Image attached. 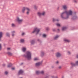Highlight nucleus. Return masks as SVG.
Masks as SVG:
<instances>
[{"label":"nucleus","instance_id":"f257e3e1","mask_svg":"<svg viewBox=\"0 0 78 78\" xmlns=\"http://www.w3.org/2000/svg\"><path fill=\"white\" fill-rule=\"evenodd\" d=\"M73 14V12L71 10H69L68 12L66 11L65 12H62L61 15V17L62 19H67L69 18V16H72Z\"/></svg>","mask_w":78,"mask_h":78},{"label":"nucleus","instance_id":"f03ea898","mask_svg":"<svg viewBox=\"0 0 78 78\" xmlns=\"http://www.w3.org/2000/svg\"><path fill=\"white\" fill-rule=\"evenodd\" d=\"M24 56L27 58L28 60L31 59V54L30 51H27L26 54Z\"/></svg>","mask_w":78,"mask_h":78},{"label":"nucleus","instance_id":"7ed1b4c3","mask_svg":"<svg viewBox=\"0 0 78 78\" xmlns=\"http://www.w3.org/2000/svg\"><path fill=\"white\" fill-rule=\"evenodd\" d=\"M16 20L17 22L19 23V24H20L23 22V20L22 19H20V17L19 16H17L16 18Z\"/></svg>","mask_w":78,"mask_h":78},{"label":"nucleus","instance_id":"20e7f679","mask_svg":"<svg viewBox=\"0 0 78 78\" xmlns=\"http://www.w3.org/2000/svg\"><path fill=\"white\" fill-rule=\"evenodd\" d=\"M40 31V29L37 28V27L35 28L34 29V31L32 32V33H36V34H37Z\"/></svg>","mask_w":78,"mask_h":78},{"label":"nucleus","instance_id":"39448f33","mask_svg":"<svg viewBox=\"0 0 78 78\" xmlns=\"http://www.w3.org/2000/svg\"><path fill=\"white\" fill-rule=\"evenodd\" d=\"M38 14L39 16H44L45 14V12H44L42 13H41L40 12H39L38 13Z\"/></svg>","mask_w":78,"mask_h":78},{"label":"nucleus","instance_id":"423d86ee","mask_svg":"<svg viewBox=\"0 0 78 78\" xmlns=\"http://www.w3.org/2000/svg\"><path fill=\"white\" fill-rule=\"evenodd\" d=\"M28 8L27 7H23L22 9V12L23 13H24L25 12V10H27V9Z\"/></svg>","mask_w":78,"mask_h":78},{"label":"nucleus","instance_id":"0eeeda50","mask_svg":"<svg viewBox=\"0 0 78 78\" xmlns=\"http://www.w3.org/2000/svg\"><path fill=\"white\" fill-rule=\"evenodd\" d=\"M56 57H60L61 56V54H60V53L59 52H57L56 54Z\"/></svg>","mask_w":78,"mask_h":78},{"label":"nucleus","instance_id":"6e6552de","mask_svg":"<svg viewBox=\"0 0 78 78\" xmlns=\"http://www.w3.org/2000/svg\"><path fill=\"white\" fill-rule=\"evenodd\" d=\"M23 73V71L22 70H20L19 71L18 74V75H20V74H22Z\"/></svg>","mask_w":78,"mask_h":78},{"label":"nucleus","instance_id":"1a4fd4ad","mask_svg":"<svg viewBox=\"0 0 78 78\" xmlns=\"http://www.w3.org/2000/svg\"><path fill=\"white\" fill-rule=\"evenodd\" d=\"M27 14H29V13L30 12V9L29 8L27 9Z\"/></svg>","mask_w":78,"mask_h":78},{"label":"nucleus","instance_id":"9d476101","mask_svg":"<svg viewBox=\"0 0 78 78\" xmlns=\"http://www.w3.org/2000/svg\"><path fill=\"white\" fill-rule=\"evenodd\" d=\"M40 65H41V63L38 62L36 63L35 66H39Z\"/></svg>","mask_w":78,"mask_h":78},{"label":"nucleus","instance_id":"9b49d317","mask_svg":"<svg viewBox=\"0 0 78 78\" xmlns=\"http://www.w3.org/2000/svg\"><path fill=\"white\" fill-rule=\"evenodd\" d=\"M62 8L64 9H66L67 8V7L66 5H64L62 6Z\"/></svg>","mask_w":78,"mask_h":78},{"label":"nucleus","instance_id":"f8f14e48","mask_svg":"<svg viewBox=\"0 0 78 78\" xmlns=\"http://www.w3.org/2000/svg\"><path fill=\"white\" fill-rule=\"evenodd\" d=\"M3 36V33L2 32H0V39Z\"/></svg>","mask_w":78,"mask_h":78},{"label":"nucleus","instance_id":"ddd939ff","mask_svg":"<svg viewBox=\"0 0 78 78\" xmlns=\"http://www.w3.org/2000/svg\"><path fill=\"white\" fill-rule=\"evenodd\" d=\"M59 37V36L56 35L54 37V39H55V40H56L57 38H58Z\"/></svg>","mask_w":78,"mask_h":78},{"label":"nucleus","instance_id":"4468645a","mask_svg":"<svg viewBox=\"0 0 78 78\" xmlns=\"http://www.w3.org/2000/svg\"><path fill=\"white\" fill-rule=\"evenodd\" d=\"M64 41L65 42H70V41H69V40L66 39L64 40Z\"/></svg>","mask_w":78,"mask_h":78},{"label":"nucleus","instance_id":"2eb2a0df","mask_svg":"<svg viewBox=\"0 0 78 78\" xmlns=\"http://www.w3.org/2000/svg\"><path fill=\"white\" fill-rule=\"evenodd\" d=\"M12 36H14V33H15V31H12Z\"/></svg>","mask_w":78,"mask_h":78},{"label":"nucleus","instance_id":"dca6fc26","mask_svg":"<svg viewBox=\"0 0 78 78\" xmlns=\"http://www.w3.org/2000/svg\"><path fill=\"white\" fill-rule=\"evenodd\" d=\"M22 50L23 51H26V48L23 47L22 49Z\"/></svg>","mask_w":78,"mask_h":78},{"label":"nucleus","instance_id":"f3484780","mask_svg":"<svg viewBox=\"0 0 78 78\" xmlns=\"http://www.w3.org/2000/svg\"><path fill=\"white\" fill-rule=\"evenodd\" d=\"M35 42L34 41V40H32L31 41V44H34Z\"/></svg>","mask_w":78,"mask_h":78},{"label":"nucleus","instance_id":"a211bd4d","mask_svg":"<svg viewBox=\"0 0 78 78\" xmlns=\"http://www.w3.org/2000/svg\"><path fill=\"white\" fill-rule=\"evenodd\" d=\"M53 22H55V21H59V20L58 19L55 20V19L53 18Z\"/></svg>","mask_w":78,"mask_h":78},{"label":"nucleus","instance_id":"6ab92c4d","mask_svg":"<svg viewBox=\"0 0 78 78\" xmlns=\"http://www.w3.org/2000/svg\"><path fill=\"white\" fill-rule=\"evenodd\" d=\"M41 56H44V52H41Z\"/></svg>","mask_w":78,"mask_h":78},{"label":"nucleus","instance_id":"aec40b11","mask_svg":"<svg viewBox=\"0 0 78 78\" xmlns=\"http://www.w3.org/2000/svg\"><path fill=\"white\" fill-rule=\"evenodd\" d=\"M71 66H74L75 65V64H74L73 62L71 63Z\"/></svg>","mask_w":78,"mask_h":78},{"label":"nucleus","instance_id":"412c9836","mask_svg":"<svg viewBox=\"0 0 78 78\" xmlns=\"http://www.w3.org/2000/svg\"><path fill=\"white\" fill-rule=\"evenodd\" d=\"M7 53L9 55H12V53H11L9 52H7Z\"/></svg>","mask_w":78,"mask_h":78},{"label":"nucleus","instance_id":"4be33fe9","mask_svg":"<svg viewBox=\"0 0 78 78\" xmlns=\"http://www.w3.org/2000/svg\"><path fill=\"white\" fill-rule=\"evenodd\" d=\"M36 73L37 75H38V74H39V73H40V72H39V71H37L36 72Z\"/></svg>","mask_w":78,"mask_h":78},{"label":"nucleus","instance_id":"5701e85b","mask_svg":"<svg viewBox=\"0 0 78 78\" xmlns=\"http://www.w3.org/2000/svg\"><path fill=\"white\" fill-rule=\"evenodd\" d=\"M6 36H8V37H9V36H10L9 33H7L6 34Z\"/></svg>","mask_w":78,"mask_h":78},{"label":"nucleus","instance_id":"b1692460","mask_svg":"<svg viewBox=\"0 0 78 78\" xmlns=\"http://www.w3.org/2000/svg\"><path fill=\"white\" fill-rule=\"evenodd\" d=\"M11 66V64L10 63L7 66V67H10Z\"/></svg>","mask_w":78,"mask_h":78},{"label":"nucleus","instance_id":"393cba45","mask_svg":"<svg viewBox=\"0 0 78 78\" xmlns=\"http://www.w3.org/2000/svg\"><path fill=\"white\" fill-rule=\"evenodd\" d=\"M66 27H63L62 28V30L63 31H64V30H66Z\"/></svg>","mask_w":78,"mask_h":78},{"label":"nucleus","instance_id":"a878e982","mask_svg":"<svg viewBox=\"0 0 78 78\" xmlns=\"http://www.w3.org/2000/svg\"><path fill=\"white\" fill-rule=\"evenodd\" d=\"M38 59H39V58H35L34 59V61H37V60H38Z\"/></svg>","mask_w":78,"mask_h":78},{"label":"nucleus","instance_id":"bb28decb","mask_svg":"<svg viewBox=\"0 0 78 78\" xmlns=\"http://www.w3.org/2000/svg\"><path fill=\"white\" fill-rule=\"evenodd\" d=\"M21 42L23 43V42H24V40L23 39H21L20 40Z\"/></svg>","mask_w":78,"mask_h":78},{"label":"nucleus","instance_id":"cd10ccee","mask_svg":"<svg viewBox=\"0 0 78 78\" xmlns=\"http://www.w3.org/2000/svg\"><path fill=\"white\" fill-rule=\"evenodd\" d=\"M56 25L57 26V27H60V24H59V23H57L56 24Z\"/></svg>","mask_w":78,"mask_h":78},{"label":"nucleus","instance_id":"c85d7f7f","mask_svg":"<svg viewBox=\"0 0 78 78\" xmlns=\"http://www.w3.org/2000/svg\"><path fill=\"white\" fill-rule=\"evenodd\" d=\"M34 9H36V8H37V7H36V5H34Z\"/></svg>","mask_w":78,"mask_h":78},{"label":"nucleus","instance_id":"c756f323","mask_svg":"<svg viewBox=\"0 0 78 78\" xmlns=\"http://www.w3.org/2000/svg\"><path fill=\"white\" fill-rule=\"evenodd\" d=\"M12 26L13 27H15V24L14 23H12Z\"/></svg>","mask_w":78,"mask_h":78},{"label":"nucleus","instance_id":"7c9ffc66","mask_svg":"<svg viewBox=\"0 0 78 78\" xmlns=\"http://www.w3.org/2000/svg\"><path fill=\"white\" fill-rule=\"evenodd\" d=\"M2 44H0V50L2 49Z\"/></svg>","mask_w":78,"mask_h":78},{"label":"nucleus","instance_id":"2f4dec72","mask_svg":"<svg viewBox=\"0 0 78 78\" xmlns=\"http://www.w3.org/2000/svg\"><path fill=\"white\" fill-rule=\"evenodd\" d=\"M43 37H46L47 36V35L45 34H44L43 35Z\"/></svg>","mask_w":78,"mask_h":78},{"label":"nucleus","instance_id":"473e14b6","mask_svg":"<svg viewBox=\"0 0 78 78\" xmlns=\"http://www.w3.org/2000/svg\"><path fill=\"white\" fill-rule=\"evenodd\" d=\"M8 72L5 71V75H7V74H8Z\"/></svg>","mask_w":78,"mask_h":78},{"label":"nucleus","instance_id":"72a5a7b5","mask_svg":"<svg viewBox=\"0 0 78 78\" xmlns=\"http://www.w3.org/2000/svg\"><path fill=\"white\" fill-rule=\"evenodd\" d=\"M41 73H42V74H43L44 73V71H42L41 72Z\"/></svg>","mask_w":78,"mask_h":78},{"label":"nucleus","instance_id":"f704fd0d","mask_svg":"<svg viewBox=\"0 0 78 78\" xmlns=\"http://www.w3.org/2000/svg\"><path fill=\"white\" fill-rule=\"evenodd\" d=\"M46 30H49V28L46 27Z\"/></svg>","mask_w":78,"mask_h":78},{"label":"nucleus","instance_id":"c9c22d12","mask_svg":"<svg viewBox=\"0 0 78 78\" xmlns=\"http://www.w3.org/2000/svg\"><path fill=\"white\" fill-rule=\"evenodd\" d=\"M76 65H78V61H77V62H76Z\"/></svg>","mask_w":78,"mask_h":78},{"label":"nucleus","instance_id":"e433bc0d","mask_svg":"<svg viewBox=\"0 0 78 78\" xmlns=\"http://www.w3.org/2000/svg\"><path fill=\"white\" fill-rule=\"evenodd\" d=\"M25 33H22V36H23V35H25Z\"/></svg>","mask_w":78,"mask_h":78},{"label":"nucleus","instance_id":"4c0bfd02","mask_svg":"<svg viewBox=\"0 0 78 78\" xmlns=\"http://www.w3.org/2000/svg\"><path fill=\"white\" fill-rule=\"evenodd\" d=\"M73 2L74 3H76V2H77V1H76V0H74L73 1Z\"/></svg>","mask_w":78,"mask_h":78},{"label":"nucleus","instance_id":"58836bf2","mask_svg":"<svg viewBox=\"0 0 78 78\" xmlns=\"http://www.w3.org/2000/svg\"><path fill=\"white\" fill-rule=\"evenodd\" d=\"M58 69H61V66H59V67H58Z\"/></svg>","mask_w":78,"mask_h":78},{"label":"nucleus","instance_id":"ea45409f","mask_svg":"<svg viewBox=\"0 0 78 78\" xmlns=\"http://www.w3.org/2000/svg\"><path fill=\"white\" fill-rule=\"evenodd\" d=\"M12 70H14L15 69V68L14 67H13L12 68Z\"/></svg>","mask_w":78,"mask_h":78},{"label":"nucleus","instance_id":"a19ab883","mask_svg":"<svg viewBox=\"0 0 78 78\" xmlns=\"http://www.w3.org/2000/svg\"><path fill=\"white\" fill-rule=\"evenodd\" d=\"M59 63V62H58V61H57L56 62V64H58Z\"/></svg>","mask_w":78,"mask_h":78},{"label":"nucleus","instance_id":"79ce46f5","mask_svg":"<svg viewBox=\"0 0 78 78\" xmlns=\"http://www.w3.org/2000/svg\"><path fill=\"white\" fill-rule=\"evenodd\" d=\"M68 53L69 55H70V52L69 51H68Z\"/></svg>","mask_w":78,"mask_h":78},{"label":"nucleus","instance_id":"37998d69","mask_svg":"<svg viewBox=\"0 0 78 78\" xmlns=\"http://www.w3.org/2000/svg\"><path fill=\"white\" fill-rule=\"evenodd\" d=\"M73 18H74V19H76L77 18V17L76 16H74L73 17Z\"/></svg>","mask_w":78,"mask_h":78},{"label":"nucleus","instance_id":"c03bdc74","mask_svg":"<svg viewBox=\"0 0 78 78\" xmlns=\"http://www.w3.org/2000/svg\"><path fill=\"white\" fill-rule=\"evenodd\" d=\"M10 49H11L10 48H7V50H10Z\"/></svg>","mask_w":78,"mask_h":78},{"label":"nucleus","instance_id":"a18cd8bd","mask_svg":"<svg viewBox=\"0 0 78 78\" xmlns=\"http://www.w3.org/2000/svg\"><path fill=\"white\" fill-rule=\"evenodd\" d=\"M55 29H53V31H55Z\"/></svg>","mask_w":78,"mask_h":78},{"label":"nucleus","instance_id":"49530a36","mask_svg":"<svg viewBox=\"0 0 78 78\" xmlns=\"http://www.w3.org/2000/svg\"><path fill=\"white\" fill-rule=\"evenodd\" d=\"M58 32H59V29H58Z\"/></svg>","mask_w":78,"mask_h":78},{"label":"nucleus","instance_id":"de8ad7c7","mask_svg":"<svg viewBox=\"0 0 78 78\" xmlns=\"http://www.w3.org/2000/svg\"><path fill=\"white\" fill-rule=\"evenodd\" d=\"M3 66H5V64H4L3 65Z\"/></svg>","mask_w":78,"mask_h":78},{"label":"nucleus","instance_id":"09e8293b","mask_svg":"<svg viewBox=\"0 0 78 78\" xmlns=\"http://www.w3.org/2000/svg\"><path fill=\"white\" fill-rule=\"evenodd\" d=\"M52 78H54V76H52Z\"/></svg>","mask_w":78,"mask_h":78},{"label":"nucleus","instance_id":"8fccbe9b","mask_svg":"<svg viewBox=\"0 0 78 78\" xmlns=\"http://www.w3.org/2000/svg\"><path fill=\"white\" fill-rule=\"evenodd\" d=\"M77 58H78V55H77Z\"/></svg>","mask_w":78,"mask_h":78}]
</instances>
